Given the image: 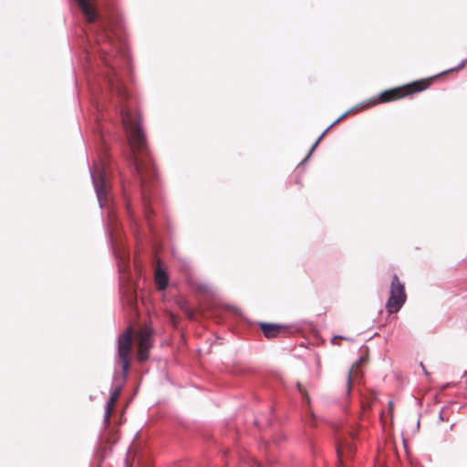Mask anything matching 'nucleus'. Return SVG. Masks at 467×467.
<instances>
[{
	"label": "nucleus",
	"instance_id": "nucleus-20",
	"mask_svg": "<svg viewBox=\"0 0 467 467\" xmlns=\"http://www.w3.org/2000/svg\"><path fill=\"white\" fill-rule=\"evenodd\" d=\"M420 366H421V368H422V369H423L424 373H425V374H428V372L426 371V368H425L424 365H423L422 363H420Z\"/></svg>",
	"mask_w": 467,
	"mask_h": 467
},
{
	"label": "nucleus",
	"instance_id": "nucleus-15",
	"mask_svg": "<svg viewBox=\"0 0 467 467\" xmlns=\"http://www.w3.org/2000/svg\"><path fill=\"white\" fill-rule=\"evenodd\" d=\"M347 115V113L343 114L341 117H339L337 120H335L320 136L319 138L317 140V141L314 143V145L312 146V148L310 149V151H309V154L315 150V148L317 146V144L320 142V140L323 139V137L325 136V134L327 133V131L332 128L334 125H336L337 123H338L342 119L345 118V116Z\"/></svg>",
	"mask_w": 467,
	"mask_h": 467
},
{
	"label": "nucleus",
	"instance_id": "nucleus-13",
	"mask_svg": "<svg viewBox=\"0 0 467 467\" xmlns=\"http://www.w3.org/2000/svg\"><path fill=\"white\" fill-rule=\"evenodd\" d=\"M119 396V390L116 389L112 392L109 400L107 402L106 410H105V421L109 422V418L111 416L112 411L114 410L116 402Z\"/></svg>",
	"mask_w": 467,
	"mask_h": 467
},
{
	"label": "nucleus",
	"instance_id": "nucleus-4",
	"mask_svg": "<svg viewBox=\"0 0 467 467\" xmlns=\"http://www.w3.org/2000/svg\"><path fill=\"white\" fill-rule=\"evenodd\" d=\"M133 333L129 328L124 334L119 337L118 354L119 362L122 366L123 373L126 375L130 368V359L132 347Z\"/></svg>",
	"mask_w": 467,
	"mask_h": 467
},
{
	"label": "nucleus",
	"instance_id": "nucleus-14",
	"mask_svg": "<svg viewBox=\"0 0 467 467\" xmlns=\"http://www.w3.org/2000/svg\"><path fill=\"white\" fill-rule=\"evenodd\" d=\"M177 306L185 313L190 319L195 318V311L188 307V303L184 298H179L176 300Z\"/></svg>",
	"mask_w": 467,
	"mask_h": 467
},
{
	"label": "nucleus",
	"instance_id": "nucleus-17",
	"mask_svg": "<svg viewBox=\"0 0 467 467\" xmlns=\"http://www.w3.org/2000/svg\"><path fill=\"white\" fill-rule=\"evenodd\" d=\"M169 318H170L171 323L173 326L177 325V323H178V317L176 315H174L173 313L170 312L169 313Z\"/></svg>",
	"mask_w": 467,
	"mask_h": 467
},
{
	"label": "nucleus",
	"instance_id": "nucleus-7",
	"mask_svg": "<svg viewBox=\"0 0 467 467\" xmlns=\"http://www.w3.org/2000/svg\"><path fill=\"white\" fill-rule=\"evenodd\" d=\"M107 78L111 90L115 92L122 99H126L128 98V93L124 87L122 86V84L120 83V81L119 80L113 69H110V72L107 74Z\"/></svg>",
	"mask_w": 467,
	"mask_h": 467
},
{
	"label": "nucleus",
	"instance_id": "nucleus-11",
	"mask_svg": "<svg viewBox=\"0 0 467 467\" xmlns=\"http://www.w3.org/2000/svg\"><path fill=\"white\" fill-rule=\"evenodd\" d=\"M78 4L80 9L82 10L83 14L86 16L88 22H94L97 17V12L90 4L89 0H76Z\"/></svg>",
	"mask_w": 467,
	"mask_h": 467
},
{
	"label": "nucleus",
	"instance_id": "nucleus-9",
	"mask_svg": "<svg viewBox=\"0 0 467 467\" xmlns=\"http://www.w3.org/2000/svg\"><path fill=\"white\" fill-rule=\"evenodd\" d=\"M354 451L355 447L350 441H342L337 445V452L340 463L343 462L345 458L352 457Z\"/></svg>",
	"mask_w": 467,
	"mask_h": 467
},
{
	"label": "nucleus",
	"instance_id": "nucleus-21",
	"mask_svg": "<svg viewBox=\"0 0 467 467\" xmlns=\"http://www.w3.org/2000/svg\"><path fill=\"white\" fill-rule=\"evenodd\" d=\"M463 65H460L457 68H462Z\"/></svg>",
	"mask_w": 467,
	"mask_h": 467
},
{
	"label": "nucleus",
	"instance_id": "nucleus-12",
	"mask_svg": "<svg viewBox=\"0 0 467 467\" xmlns=\"http://www.w3.org/2000/svg\"><path fill=\"white\" fill-rule=\"evenodd\" d=\"M168 275L161 267L155 270V283L159 290H164L168 286Z\"/></svg>",
	"mask_w": 467,
	"mask_h": 467
},
{
	"label": "nucleus",
	"instance_id": "nucleus-16",
	"mask_svg": "<svg viewBox=\"0 0 467 467\" xmlns=\"http://www.w3.org/2000/svg\"><path fill=\"white\" fill-rule=\"evenodd\" d=\"M354 368H355L354 366H352L351 368L348 371V390L350 389L351 381H352V374H353Z\"/></svg>",
	"mask_w": 467,
	"mask_h": 467
},
{
	"label": "nucleus",
	"instance_id": "nucleus-3",
	"mask_svg": "<svg viewBox=\"0 0 467 467\" xmlns=\"http://www.w3.org/2000/svg\"><path fill=\"white\" fill-rule=\"evenodd\" d=\"M407 300L405 285L395 274L391 277L389 285V296L386 303V309L389 314H395L400 311Z\"/></svg>",
	"mask_w": 467,
	"mask_h": 467
},
{
	"label": "nucleus",
	"instance_id": "nucleus-10",
	"mask_svg": "<svg viewBox=\"0 0 467 467\" xmlns=\"http://www.w3.org/2000/svg\"><path fill=\"white\" fill-rule=\"evenodd\" d=\"M260 328L267 338H274L281 332L285 331V327L283 326L270 323H261Z\"/></svg>",
	"mask_w": 467,
	"mask_h": 467
},
{
	"label": "nucleus",
	"instance_id": "nucleus-6",
	"mask_svg": "<svg viewBox=\"0 0 467 467\" xmlns=\"http://www.w3.org/2000/svg\"><path fill=\"white\" fill-rule=\"evenodd\" d=\"M93 184L98 196L100 206L103 207L104 202L107 201L109 191L108 182L106 179L105 171L100 169H96L92 173Z\"/></svg>",
	"mask_w": 467,
	"mask_h": 467
},
{
	"label": "nucleus",
	"instance_id": "nucleus-5",
	"mask_svg": "<svg viewBox=\"0 0 467 467\" xmlns=\"http://www.w3.org/2000/svg\"><path fill=\"white\" fill-rule=\"evenodd\" d=\"M151 336L152 329L148 326L142 327L137 333L138 359L140 361H145L149 358V350L152 346Z\"/></svg>",
	"mask_w": 467,
	"mask_h": 467
},
{
	"label": "nucleus",
	"instance_id": "nucleus-8",
	"mask_svg": "<svg viewBox=\"0 0 467 467\" xmlns=\"http://www.w3.org/2000/svg\"><path fill=\"white\" fill-rule=\"evenodd\" d=\"M296 388H297L298 391L300 392V394L302 395V397L306 400V405L308 407L305 421L309 426H314L315 416H314L312 409L310 408V396L308 394V391L306 389V387L300 382L296 383Z\"/></svg>",
	"mask_w": 467,
	"mask_h": 467
},
{
	"label": "nucleus",
	"instance_id": "nucleus-19",
	"mask_svg": "<svg viewBox=\"0 0 467 467\" xmlns=\"http://www.w3.org/2000/svg\"><path fill=\"white\" fill-rule=\"evenodd\" d=\"M393 408H394V404L392 401H389V411L392 412L393 411Z\"/></svg>",
	"mask_w": 467,
	"mask_h": 467
},
{
	"label": "nucleus",
	"instance_id": "nucleus-18",
	"mask_svg": "<svg viewBox=\"0 0 467 467\" xmlns=\"http://www.w3.org/2000/svg\"><path fill=\"white\" fill-rule=\"evenodd\" d=\"M337 339H348V338H347V337H343L336 336V337H334L332 338V342H333L334 344H336V340H337Z\"/></svg>",
	"mask_w": 467,
	"mask_h": 467
},
{
	"label": "nucleus",
	"instance_id": "nucleus-2",
	"mask_svg": "<svg viewBox=\"0 0 467 467\" xmlns=\"http://www.w3.org/2000/svg\"><path fill=\"white\" fill-rule=\"evenodd\" d=\"M433 78H424L410 84L383 90L371 100L367 102V108L375 106L379 103H387L400 99L414 93L420 92L428 88L432 83Z\"/></svg>",
	"mask_w": 467,
	"mask_h": 467
},
{
	"label": "nucleus",
	"instance_id": "nucleus-1",
	"mask_svg": "<svg viewBox=\"0 0 467 467\" xmlns=\"http://www.w3.org/2000/svg\"><path fill=\"white\" fill-rule=\"evenodd\" d=\"M123 126L127 131L131 161L140 179V185L145 192L147 184L157 177V169L149 150L146 137L140 127V117L130 109H121Z\"/></svg>",
	"mask_w": 467,
	"mask_h": 467
}]
</instances>
